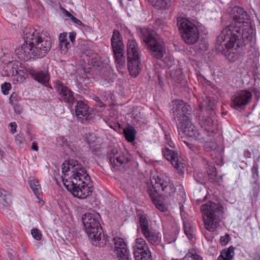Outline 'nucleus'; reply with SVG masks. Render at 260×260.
Wrapping results in <instances>:
<instances>
[{"label":"nucleus","instance_id":"f257e3e1","mask_svg":"<svg viewBox=\"0 0 260 260\" xmlns=\"http://www.w3.org/2000/svg\"><path fill=\"white\" fill-rule=\"evenodd\" d=\"M215 48L217 52L225 56L231 63L242 59L247 55L256 57V37L220 33L217 38Z\"/></svg>","mask_w":260,"mask_h":260},{"label":"nucleus","instance_id":"f03ea898","mask_svg":"<svg viewBox=\"0 0 260 260\" xmlns=\"http://www.w3.org/2000/svg\"><path fill=\"white\" fill-rule=\"evenodd\" d=\"M63 185L75 197L85 199L92 192V182L86 168L78 161L66 160L62 168Z\"/></svg>","mask_w":260,"mask_h":260},{"label":"nucleus","instance_id":"7ed1b4c3","mask_svg":"<svg viewBox=\"0 0 260 260\" xmlns=\"http://www.w3.org/2000/svg\"><path fill=\"white\" fill-rule=\"evenodd\" d=\"M23 39L24 44L15 51L21 60L43 58L50 50L52 46L50 36L33 27L25 28Z\"/></svg>","mask_w":260,"mask_h":260},{"label":"nucleus","instance_id":"20e7f679","mask_svg":"<svg viewBox=\"0 0 260 260\" xmlns=\"http://www.w3.org/2000/svg\"><path fill=\"white\" fill-rule=\"evenodd\" d=\"M153 179L155 183L153 184V181H151L152 186H148L147 192L153 204L159 211L164 212L167 210L165 205L160 201L161 197L159 193L160 191L164 192L166 197L173 199L175 198L176 196L177 197L179 196L182 197L185 195L183 187L182 185L178 186L180 191V194L177 193L176 188L169 178L166 177L165 178H161L157 176L156 178H153Z\"/></svg>","mask_w":260,"mask_h":260},{"label":"nucleus","instance_id":"39448f33","mask_svg":"<svg viewBox=\"0 0 260 260\" xmlns=\"http://www.w3.org/2000/svg\"><path fill=\"white\" fill-rule=\"evenodd\" d=\"M232 22L225 26L220 33L233 34L244 37H255V32L249 19L247 12L239 6H235L230 12Z\"/></svg>","mask_w":260,"mask_h":260},{"label":"nucleus","instance_id":"423d86ee","mask_svg":"<svg viewBox=\"0 0 260 260\" xmlns=\"http://www.w3.org/2000/svg\"><path fill=\"white\" fill-rule=\"evenodd\" d=\"M99 214L86 213L82 215V221L92 245L96 247H104L106 244L107 239L104 234L101 236L103 230L99 221Z\"/></svg>","mask_w":260,"mask_h":260},{"label":"nucleus","instance_id":"0eeeda50","mask_svg":"<svg viewBox=\"0 0 260 260\" xmlns=\"http://www.w3.org/2000/svg\"><path fill=\"white\" fill-rule=\"evenodd\" d=\"M201 211L205 223V228L213 232L219 225L223 214L222 205L209 201L201 207Z\"/></svg>","mask_w":260,"mask_h":260},{"label":"nucleus","instance_id":"6e6552de","mask_svg":"<svg viewBox=\"0 0 260 260\" xmlns=\"http://www.w3.org/2000/svg\"><path fill=\"white\" fill-rule=\"evenodd\" d=\"M141 39L149 49L151 55L156 59H161L166 53V46L162 39L155 36L153 31L147 28L138 30Z\"/></svg>","mask_w":260,"mask_h":260},{"label":"nucleus","instance_id":"1a4fd4ad","mask_svg":"<svg viewBox=\"0 0 260 260\" xmlns=\"http://www.w3.org/2000/svg\"><path fill=\"white\" fill-rule=\"evenodd\" d=\"M200 108L199 123L202 127L204 128L209 136L214 137L218 131L217 120L214 109L210 105L205 107L202 105Z\"/></svg>","mask_w":260,"mask_h":260},{"label":"nucleus","instance_id":"9d476101","mask_svg":"<svg viewBox=\"0 0 260 260\" xmlns=\"http://www.w3.org/2000/svg\"><path fill=\"white\" fill-rule=\"evenodd\" d=\"M172 111V119L176 126L181 127L183 123L192 120L191 108L190 105L182 100H176Z\"/></svg>","mask_w":260,"mask_h":260},{"label":"nucleus","instance_id":"9b49d317","mask_svg":"<svg viewBox=\"0 0 260 260\" xmlns=\"http://www.w3.org/2000/svg\"><path fill=\"white\" fill-rule=\"evenodd\" d=\"M177 26L181 38L188 45L194 44L199 37L198 27L188 19L179 17L177 20Z\"/></svg>","mask_w":260,"mask_h":260},{"label":"nucleus","instance_id":"f8f14e48","mask_svg":"<svg viewBox=\"0 0 260 260\" xmlns=\"http://www.w3.org/2000/svg\"><path fill=\"white\" fill-rule=\"evenodd\" d=\"M138 217V230L140 229L142 235L150 244L153 246L159 245L161 241V235L157 230L149 226L146 214L140 213Z\"/></svg>","mask_w":260,"mask_h":260},{"label":"nucleus","instance_id":"ddd939ff","mask_svg":"<svg viewBox=\"0 0 260 260\" xmlns=\"http://www.w3.org/2000/svg\"><path fill=\"white\" fill-rule=\"evenodd\" d=\"M127 68L129 74L136 77L139 74L140 63L139 47L135 40L128 39L127 43Z\"/></svg>","mask_w":260,"mask_h":260},{"label":"nucleus","instance_id":"4468645a","mask_svg":"<svg viewBox=\"0 0 260 260\" xmlns=\"http://www.w3.org/2000/svg\"><path fill=\"white\" fill-rule=\"evenodd\" d=\"M111 45L114 54L115 62L121 66L125 64V57L124 56V45L122 37L119 31L114 29L111 38Z\"/></svg>","mask_w":260,"mask_h":260},{"label":"nucleus","instance_id":"2eb2a0df","mask_svg":"<svg viewBox=\"0 0 260 260\" xmlns=\"http://www.w3.org/2000/svg\"><path fill=\"white\" fill-rule=\"evenodd\" d=\"M54 88L59 96V100L65 103L66 105L71 110H74V105L77 102L74 96V92L63 82L57 80L55 82Z\"/></svg>","mask_w":260,"mask_h":260},{"label":"nucleus","instance_id":"dca6fc26","mask_svg":"<svg viewBox=\"0 0 260 260\" xmlns=\"http://www.w3.org/2000/svg\"><path fill=\"white\" fill-rule=\"evenodd\" d=\"M251 97L252 94L249 91L240 90L232 96L231 107L237 110H244L245 106L250 103Z\"/></svg>","mask_w":260,"mask_h":260},{"label":"nucleus","instance_id":"f3484780","mask_svg":"<svg viewBox=\"0 0 260 260\" xmlns=\"http://www.w3.org/2000/svg\"><path fill=\"white\" fill-rule=\"evenodd\" d=\"M134 249L135 260H152L150 250L143 238H138L136 239Z\"/></svg>","mask_w":260,"mask_h":260},{"label":"nucleus","instance_id":"a211bd4d","mask_svg":"<svg viewBox=\"0 0 260 260\" xmlns=\"http://www.w3.org/2000/svg\"><path fill=\"white\" fill-rule=\"evenodd\" d=\"M162 153L166 159L170 161L172 166L177 171L178 173L182 175L184 173L185 164L178 155L176 151H174L166 147L162 149Z\"/></svg>","mask_w":260,"mask_h":260},{"label":"nucleus","instance_id":"6ab92c4d","mask_svg":"<svg viewBox=\"0 0 260 260\" xmlns=\"http://www.w3.org/2000/svg\"><path fill=\"white\" fill-rule=\"evenodd\" d=\"M114 252L119 260H131L129 250L126 242L123 238L117 237L113 239Z\"/></svg>","mask_w":260,"mask_h":260},{"label":"nucleus","instance_id":"aec40b11","mask_svg":"<svg viewBox=\"0 0 260 260\" xmlns=\"http://www.w3.org/2000/svg\"><path fill=\"white\" fill-rule=\"evenodd\" d=\"M74 110L76 116L82 122L84 121H90L95 117V114L92 111H90L88 106L82 101H78L75 103Z\"/></svg>","mask_w":260,"mask_h":260},{"label":"nucleus","instance_id":"412c9836","mask_svg":"<svg viewBox=\"0 0 260 260\" xmlns=\"http://www.w3.org/2000/svg\"><path fill=\"white\" fill-rule=\"evenodd\" d=\"M87 67H84L83 70L85 73V78H90L87 74L94 75L99 74L103 68L104 63L100 55H94L90 59L87 60Z\"/></svg>","mask_w":260,"mask_h":260},{"label":"nucleus","instance_id":"4be33fe9","mask_svg":"<svg viewBox=\"0 0 260 260\" xmlns=\"http://www.w3.org/2000/svg\"><path fill=\"white\" fill-rule=\"evenodd\" d=\"M176 126L179 131L182 132L188 138H191L196 140H204V139L200 137L201 134L199 130L192 124L191 120L183 123L181 127H179V125Z\"/></svg>","mask_w":260,"mask_h":260},{"label":"nucleus","instance_id":"5701e85b","mask_svg":"<svg viewBox=\"0 0 260 260\" xmlns=\"http://www.w3.org/2000/svg\"><path fill=\"white\" fill-rule=\"evenodd\" d=\"M29 74L31 77L39 83L45 86L52 89L51 85L49 83L50 80V75L48 73L44 71L31 70Z\"/></svg>","mask_w":260,"mask_h":260},{"label":"nucleus","instance_id":"b1692460","mask_svg":"<svg viewBox=\"0 0 260 260\" xmlns=\"http://www.w3.org/2000/svg\"><path fill=\"white\" fill-rule=\"evenodd\" d=\"M9 64L12 65V75L16 77L17 81L21 83L23 82L25 79L26 70L22 67L19 68L16 62H10Z\"/></svg>","mask_w":260,"mask_h":260},{"label":"nucleus","instance_id":"393cba45","mask_svg":"<svg viewBox=\"0 0 260 260\" xmlns=\"http://www.w3.org/2000/svg\"><path fill=\"white\" fill-rule=\"evenodd\" d=\"M179 232V229L176 225L172 226L171 230L165 232V240L168 243L174 242L177 239Z\"/></svg>","mask_w":260,"mask_h":260},{"label":"nucleus","instance_id":"a878e982","mask_svg":"<svg viewBox=\"0 0 260 260\" xmlns=\"http://www.w3.org/2000/svg\"><path fill=\"white\" fill-rule=\"evenodd\" d=\"M11 202L9 192L3 188H0V209L8 207Z\"/></svg>","mask_w":260,"mask_h":260},{"label":"nucleus","instance_id":"bb28decb","mask_svg":"<svg viewBox=\"0 0 260 260\" xmlns=\"http://www.w3.org/2000/svg\"><path fill=\"white\" fill-rule=\"evenodd\" d=\"M137 134V131L135 128L128 125L123 129V135L125 139L128 142H133L135 139Z\"/></svg>","mask_w":260,"mask_h":260},{"label":"nucleus","instance_id":"cd10ccee","mask_svg":"<svg viewBox=\"0 0 260 260\" xmlns=\"http://www.w3.org/2000/svg\"><path fill=\"white\" fill-rule=\"evenodd\" d=\"M235 247L230 246L228 249H223L218 258L224 259V260H232L234 254Z\"/></svg>","mask_w":260,"mask_h":260},{"label":"nucleus","instance_id":"c85d7f7f","mask_svg":"<svg viewBox=\"0 0 260 260\" xmlns=\"http://www.w3.org/2000/svg\"><path fill=\"white\" fill-rule=\"evenodd\" d=\"M64 15L69 18L74 23L77 24L78 25H79L80 26H82V27L84 28H86L88 27V26L82 23L80 20L76 18L75 17H74L72 14H71L68 11H67L66 9L64 8L61 9Z\"/></svg>","mask_w":260,"mask_h":260},{"label":"nucleus","instance_id":"c756f323","mask_svg":"<svg viewBox=\"0 0 260 260\" xmlns=\"http://www.w3.org/2000/svg\"><path fill=\"white\" fill-rule=\"evenodd\" d=\"M115 165L113 163H111V165L112 167L116 170H119V167L127 162V158L123 155H118L115 157Z\"/></svg>","mask_w":260,"mask_h":260},{"label":"nucleus","instance_id":"7c9ffc66","mask_svg":"<svg viewBox=\"0 0 260 260\" xmlns=\"http://www.w3.org/2000/svg\"><path fill=\"white\" fill-rule=\"evenodd\" d=\"M252 185V189L250 192L251 198L252 201L256 202L257 200V197L260 190L259 182H256V181L253 182Z\"/></svg>","mask_w":260,"mask_h":260},{"label":"nucleus","instance_id":"2f4dec72","mask_svg":"<svg viewBox=\"0 0 260 260\" xmlns=\"http://www.w3.org/2000/svg\"><path fill=\"white\" fill-rule=\"evenodd\" d=\"M184 260H203V257L198 254L195 250L189 251L184 257Z\"/></svg>","mask_w":260,"mask_h":260},{"label":"nucleus","instance_id":"473e14b6","mask_svg":"<svg viewBox=\"0 0 260 260\" xmlns=\"http://www.w3.org/2000/svg\"><path fill=\"white\" fill-rule=\"evenodd\" d=\"M30 188L32 190L35 195H39L40 192L41 187L39 181L36 179H32L28 182Z\"/></svg>","mask_w":260,"mask_h":260},{"label":"nucleus","instance_id":"72a5a7b5","mask_svg":"<svg viewBox=\"0 0 260 260\" xmlns=\"http://www.w3.org/2000/svg\"><path fill=\"white\" fill-rule=\"evenodd\" d=\"M184 231L188 238L193 241L194 239L193 229L189 223L184 224Z\"/></svg>","mask_w":260,"mask_h":260},{"label":"nucleus","instance_id":"f704fd0d","mask_svg":"<svg viewBox=\"0 0 260 260\" xmlns=\"http://www.w3.org/2000/svg\"><path fill=\"white\" fill-rule=\"evenodd\" d=\"M118 152L116 148H112L107 153V157L109 160L110 164L113 163L115 165V157L118 155Z\"/></svg>","mask_w":260,"mask_h":260},{"label":"nucleus","instance_id":"c9c22d12","mask_svg":"<svg viewBox=\"0 0 260 260\" xmlns=\"http://www.w3.org/2000/svg\"><path fill=\"white\" fill-rule=\"evenodd\" d=\"M56 142L62 147L69 148L70 147V142L66 137L63 136H58L56 138Z\"/></svg>","mask_w":260,"mask_h":260},{"label":"nucleus","instance_id":"e433bc0d","mask_svg":"<svg viewBox=\"0 0 260 260\" xmlns=\"http://www.w3.org/2000/svg\"><path fill=\"white\" fill-rule=\"evenodd\" d=\"M21 98L20 97L17 93L13 92L9 98V102L11 105L18 103L21 101Z\"/></svg>","mask_w":260,"mask_h":260},{"label":"nucleus","instance_id":"4c0bfd02","mask_svg":"<svg viewBox=\"0 0 260 260\" xmlns=\"http://www.w3.org/2000/svg\"><path fill=\"white\" fill-rule=\"evenodd\" d=\"M252 177L254 179V182H258V165L257 164L255 163L253 164L252 168Z\"/></svg>","mask_w":260,"mask_h":260},{"label":"nucleus","instance_id":"58836bf2","mask_svg":"<svg viewBox=\"0 0 260 260\" xmlns=\"http://www.w3.org/2000/svg\"><path fill=\"white\" fill-rule=\"evenodd\" d=\"M31 234L33 238L38 241L41 240L42 238V234L40 230L38 229H33L31 230Z\"/></svg>","mask_w":260,"mask_h":260},{"label":"nucleus","instance_id":"ea45409f","mask_svg":"<svg viewBox=\"0 0 260 260\" xmlns=\"http://www.w3.org/2000/svg\"><path fill=\"white\" fill-rule=\"evenodd\" d=\"M208 175L209 177V180L210 182H211L213 183H215V184H218L219 181L218 180V178L217 176V171L215 172H214L212 173H209V174Z\"/></svg>","mask_w":260,"mask_h":260},{"label":"nucleus","instance_id":"a19ab883","mask_svg":"<svg viewBox=\"0 0 260 260\" xmlns=\"http://www.w3.org/2000/svg\"><path fill=\"white\" fill-rule=\"evenodd\" d=\"M2 91L4 95H7L9 91L11 89V85L10 83L5 82L1 86Z\"/></svg>","mask_w":260,"mask_h":260},{"label":"nucleus","instance_id":"79ce46f5","mask_svg":"<svg viewBox=\"0 0 260 260\" xmlns=\"http://www.w3.org/2000/svg\"><path fill=\"white\" fill-rule=\"evenodd\" d=\"M195 180L200 184L205 183V179L202 173H196L193 175Z\"/></svg>","mask_w":260,"mask_h":260},{"label":"nucleus","instance_id":"37998d69","mask_svg":"<svg viewBox=\"0 0 260 260\" xmlns=\"http://www.w3.org/2000/svg\"><path fill=\"white\" fill-rule=\"evenodd\" d=\"M231 238L229 234H226L224 236H221L220 238V243L223 245H226L229 241L231 240Z\"/></svg>","mask_w":260,"mask_h":260},{"label":"nucleus","instance_id":"c03bdc74","mask_svg":"<svg viewBox=\"0 0 260 260\" xmlns=\"http://www.w3.org/2000/svg\"><path fill=\"white\" fill-rule=\"evenodd\" d=\"M206 165V171L208 175L209 174V173H212L217 171V169L213 163L207 162Z\"/></svg>","mask_w":260,"mask_h":260},{"label":"nucleus","instance_id":"a18cd8bd","mask_svg":"<svg viewBox=\"0 0 260 260\" xmlns=\"http://www.w3.org/2000/svg\"><path fill=\"white\" fill-rule=\"evenodd\" d=\"M84 54L86 56V59H85V61H87V60L90 59L92 57H94V55H98L96 53H95L90 49H87L84 52Z\"/></svg>","mask_w":260,"mask_h":260},{"label":"nucleus","instance_id":"49530a36","mask_svg":"<svg viewBox=\"0 0 260 260\" xmlns=\"http://www.w3.org/2000/svg\"><path fill=\"white\" fill-rule=\"evenodd\" d=\"M11 105L13 107L14 111L16 114H20L21 113L22 111V107L19 103Z\"/></svg>","mask_w":260,"mask_h":260},{"label":"nucleus","instance_id":"de8ad7c7","mask_svg":"<svg viewBox=\"0 0 260 260\" xmlns=\"http://www.w3.org/2000/svg\"><path fill=\"white\" fill-rule=\"evenodd\" d=\"M70 45V42H60L59 43V47L62 51H63L64 53H66L68 51L69 48V45Z\"/></svg>","mask_w":260,"mask_h":260},{"label":"nucleus","instance_id":"09e8293b","mask_svg":"<svg viewBox=\"0 0 260 260\" xmlns=\"http://www.w3.org/2000/svg\"><path fill=\"white\" fill-rule=\"evenodd\" d=\"M67 35H68V34L66 32H63L62 33H61L60 34L59 37V43H60V42L64 43V42H68V39H67Z\"/></svg>","mask_w":260,"mask_h":260},{"label":"nucleus","instance_id":"8fccbe9b","mask_svg":"<svg viewBox=\"0 0 260 260\" xmlns=\"http://www.w3.org/2000/svg\"><path fill=\"white\" fill-rule=\"evenodd\" d=\"M76 36V33L74 31L70 32L69 33V38L72 43H74L75 41Z\"/></svg>","mask_w":260,"mask_h":260},{"label":"nucleus","instance_id":"3c124183","mask_svg":"<svg viewBox=\"0 0 260 260\" xmlns=\"http://www.w3.org/2000/svg\"><path fill=\"white\" fill-rule=\"evenodd\" d=\"M9 126L11 127V132L12 134H14L16 132L17 124L15 122H11L9 124Z\"/></svg>","mask_w":260,"mask_h":260},{"label":"nucleus","instance_id":"603ef678","mask_svg":"<svg viewBox=\"0 0 260 260\" xmlns=\"http://www.w3.org/2000/svg\"><path fill=\"white\" fill-rule=\"evenodd\" d=\"M94 100L98 103V106L100 108L104 107L105 105L103 102L100 100V99L98 96H95L93 98Z\"/></svg>","mask_w":260,"mask_h":260},{"label":"nucleus","instance_id":"864d4df0","mask_svg":"<svg viewBox=\"0 0 260 260\" xmlns=\"http://www.w3.org/2000/svg\"><path fill=\"white\" fill-rule=\"evenodd\" d=\"M157 83L158 85L161 88H162V86H164V83H163L162 80L161 79V77H160V75H157Z\"/></svg>","mask_w":260,"mask_h":260},{"label":"nucleus","instance_id":"5fc2aeb1","mask_svg":"<svg viewBox=\"0 0 260 260\" xmlns=\"http://www.w3.org/2000/svg\"><path fill=\"white\" fill-rule=\"evenodd\" d=\"M31 149L32 150H35L36 151H38L39 148H38L37 143L36 142H34L32 143Z\"/></svg>","mask_w":260,"mask_h":260},{"label":"nucleus","instance_id":"6e6d98bb","mask_svg":"<svg viewBox=\"0 0 260 260\" xmlns=\"http://www.w3.org/2000/svg\"><path fill=\"white\" fill-rule=\"evenodd\" d=\"M244 156L246 158L251 157V153L248 150H245L244 152Z\"/></svg>","mask_w":260,"mask_h":260},{"label":"nucleus","instance_id":"4d7b16f0","mask_svg":"<svg viewBox=\"0 0 260 260\" xmlns=\"http://www.w3.org/2000/svg\"><path fill=\"white\" fill-rule=\"evenodd\" d=\"M123 29L125 34L129 35L131 37H133V34L129 29L127 27H124Z\"/></svg>","mask_w":260,"mask_h":260},{"label":"nucleus","instance_id":"13d9d810","mask_svg":"<svg viewBox=\"0 0 260 260\" xmlns=\"http://www.w3.org/2000/svg\"><path fill=\"white\" fill-rule=\"evenodd\" d=\"M207 197L205 196L203 200L197 199L196 201L197 205H199L201 203L205 201Z\"/></svg>","mask_w":260,"mask_h":260},{"label":"nucleus","instance_id":"bf43d9fd","mask_svg":"<svg viewBox=\"0 0 260 260\" xmlns=\"http://www.w3.org/2000/svg\"><path fill=\"white\" fill-rule=\"evenodd\" d=\"M8 255L10 260H15V256L10 251L8 252Z\"/></svg>","mask_w":260,"mask_h":260},{"label":"nucleus","instance_id":"052dcab7","mask_svg":"<svg viewBox=\"0 0 260 260\" xmlns=\"http://www.w3.org/2000/svg\"><path fill=\"white\" fill-rule=\"evenodd\" d=\"M77 86L79 89H81L84 88L82 83L80 81H77Z\"/></svg>","mask_w":260,"mask_h":260},{"label":"nucleus","instance_id":"680f3d73","mask_svg":"<svg viewBox=\"0 0 260 260\" xmlns=\"http://www.w3.org/2000/svg\"><path fill=\"white\" fill-rule=\"evenodd\" d=\"M5 155V152L0 148V157L2 158Z\"/></svg>","mask_w":260,"mask_h":260},{"label":"nucleus","instance_id":"e2e57ef3","mask_svg":"<svg viewBox=\"0 0 260 260\" xmlns=\"http://www.w3.org/2000/svg\"><path fill=\"white\" fill-rule=\"evenodd\" d=\"M168 145L172 148H173L174 147V144L171 140L168 141Z\"/></svg>","mask_w":260,"mask_h":260},{"label":"nucleus","instance_id":"0e129e2a","mask_svg":"<svg viewBox=\"0 0 260 260\" xmlns=\"http://www.w3.org/2000/svg\"><path fill=\"white\" fill-rule=\"evenodd\" d=\"M253 260H260V254H257L255 255Z\"/></svg>","mask_w":260,"mask_h":260},{"label":"nucleus","instance_id":"69168bd1","mask_svg":"<svg viewBox=\"0 0 260 260\" xmlns=\"http://www.w3.org/2000/svg\"><path fill=\"white\" fill-rule=\"evenodd\" d=\"M255 98L257 100H258L260 96V92H256L255 94Z\"/></svg>","mask_w":260,"mask_h":260},{"label":"nucleus","instance_id":"338daca9","mask_svg":"<svg viewBox=\"0 0 260 260\" xmlns=\"http://www.w3.org/2000/svg\"><path fill=\"white\" fill-rule=\"evenodd\" d=\"M205 237L206 238V239L208 241H212V237H208L207 235H205Z\"/></svg>","mask_w":260,"mask_h":260},{"label":"nucleus","instance_id":"774afa93","mask_svg":"<svg viewBox=\"0 0 260 260\" xmlns=\"http://www.w3.org/2000/svg\"><path fill=\"white\" fill-rule=\"evenodd\" d=\"M223 175H221L219 176V178L220 180H222V178H223Z\"/></svg>","mask_w":260,"mask_h":260}]
</instances>
